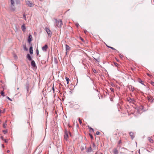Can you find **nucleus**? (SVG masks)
I'll use <instances>...</instances> for the list:
<instances>
[{"label": "nucleus", "instance_id": "f257e3e1", "mask_svg": "<svg viewBox=\"0 0 154 154\" xmlns=\"http://www.w3.org/2000/svg\"><path fill=\"white\" fill-rule=\"evenodd\" d=\"M54 19L55 22V27H58L60 28L61 27L62 25H63L62 20H57L56 19Z\"/></svg>", "mask_w": 154, "mask_h": 154}, {"label": "nucleus", "instance_id": "f03ea898", "mask_svg": "<svg viewBox=\"0 0 154 154\" xmlns=\"http://www.w3.org/2000/svg\"><path fill=\"white\" fill-rule=\"evenodd\" d=\"M69 133L71 135V133H69L68 131H67L66 130H65L64 132V139L66 140H67L68 138V134Z\"/></svg>", "mask_w": 154, "mask_h": 154}, {"label": "nucleus", "instance_id": "7ed1b4c3", "mask_svg": "<svg viewBox=\"0 0 154 154\" xmlns=\"http://www.w3.org/2000/svg\"><path fill=\"white\" fill-rule=\"evenodd\" d=\"M45 30L46 31V32L47 33L48 36L50 37H51L52 35V33L51 32V31L50 30L47 28H45Z\"/></svg>", "mask_w": 154, "mask_h": 154}, {"label": "nucleus", "instance_id": "20e7f679", "mask_svg": "<svg viewBox=\"0 0 154 154\" xmlns=\"http://www.w3.org/2000/svg\"><path fill=\"white\" fill-rule=\"evenodd\" d=\"M26 4L29 7L33 6V4L29 1H27L26 2Z\"/></svg>", "mask_w": 154, "mask_h": 154}, {"label": "nucleus", "instance_id": "39448f33", "mask_svg": "<svg viewBox=\"0 0 154 154\" xmlns=\"http://www.w3.org/2000/svg\"><path fill=\"white\" fill-rule=\"evenodd\" d=\"M65 46L66 47V54L67 53V52L68 51L70 50L71 49V48H70L66 44L65 45Z\"/></svg>", "mask_w": 154, "mask_h": 154}, {"label": "nucleus", "instance_id": "423d86ee", "mask_svg": "<svg viewBox=\"0 0 154 154\" xmlns=\"http://www.w3.org/2000/svg\"><path fill=\"white\" fill-rule=\"evenodd\" d=\"M48 48V45H45L44 46L42 47V49L43 51H47Z\"/></svg>", "mask_w": 154, "mask_h": 154}, {"label": "nucleus", "instance_id": "0eeeda50", "mask_svg": "<svg viewBox=\"0 0 154 154\" xmlns=\"http://www.w3.org/2000/svg\"><path fill=\"white\" fill-rule=\"evenodd\" d=\"M32 35H29L28 37V42L29 43H30L32 41Z\"/></svg>", "mask_w": 154, "mask_h": 154}, {"label": "nucleus", "instance_id": "6e6552de", "mask_svg": "<svg viewBox=\"0 0 154 154\" xmlns=\"http://www.w3.org/2000/svg\"><path fill=\"white\" fill-rule=\"evenodd\" d=\"M31 65L34 68L36 67L35 62L33 60H31Z\"/></svg>", "mask_w": 154, "mask_h": 154}, {"label": "nucleus", "instance_id": "1a4fd4ad", "mask_svg": "<svg viewBox=\"0 0 154 154\" xmlns=\"http://www.w3.org/2000/svg\"><path fill=\"white\" fill-rule=\"evenodd\" d=\"M113 152L114 154H118V152L117 148H115L113 149Z\"/></svg>", "mask_w": 154, "mask_h": 154}, {"label": "nucleus", "instance_id": "9d476101", "mask_svg": "<svg viewBox=\"0 0 154 154\" xmlns=\"http://www.w3.org/2000/svg\"><path fill=\"white\" fill-rule=\"evenodd\" d=\"M26 57H27V58L28 59L29 61H31V60H32V57H31L30 55L29 54H27V56H26Z\"/></svg>", "mask_w": 154, "mask_h": 154}, {"label": "nucleus", "instance_id": "9b49d317", "mask_svg": "<svg viewBox=\"0 0 154 154\" xmlns=\"http://www.w3.org/2000/svg\"><path fill=\"white\" fill-rule=\"evenodd\" d=\"M29 88V84L28 82H27L26 84V88L27 90V91H28V89Z\"/></svg>", "mask_w": 154, "mask_h": 154}, {"label": "nucleus", "instance_id": "f8f14e48", "mask_svg": "<svg viewBox=\"0 0 154 154\" xmlns=\"http://www.w3.org/2000/svg\"><path fill=\"white\" fill-rule=\"evenodd\" d=\"M21 29L23 32H25V31L26 29V26L25 24H23L21 26Z\"/></svg>", "mask_w": 154, "mask_h": 154}, {"label": "nucleus", "instance_id": "ddd939ff", "mask_svg": "<svg viewBox=\"0 0 154 154\" xmlns=\"http://www.w3.org/2000/svg\"><path fill=\"white\" fill-rule=\"evenodd\" d=\"M32 47L31 45V47H30L29 51V53L31 54H32L33 53V50L32 49Z\"/></svg>", "mask_w": 154, "mask_h": 154}, {"label": "nucleus", "instance_id": "4468645a", "mask_svg": "<svg viewBox=\"0 0 154 154\" xmlns=\"http://www.w3.org/2000/svg\"><path fill=\"white\" fill-rule=\"evenodd\" d=\"M92 151V149L91 146L87 149L86 152H91Z\"/></svg>", "mask_w": 154, "mask_h": 154}, {"label": "nucleus", "instance_id": "2eb2a0df", "mask_svg": "<svg viewBox=\"0 0 154 154\" xmlns=\"http://www.w3.org/2000/svg\"><path fill=\"white\" fill-rule=\"evenodd\" d=\"M129 134H130V136L131 137V139H133L134 137V133L132 132H130L129 133Z\"/></svg>", "mask_w": 154, "mask_h": 154}, {"label": "nucleus", "instance_id": "dca6fc26", "mask_svg": "<svg viewBox=\"0 0 154 154\" xmlns=\"http://www.w3.org/2000/svg\"><path fill=\"white\" fill-rule=\"evenodd\" d=\"M128 101H129L130 102H131L132 103H134V99H131V98H130L129 100H128Z\"/></svg>", "mask_w": 154, "mask_h": 154}, {"label": "nucleus", "instance_id": "f3484780", "mask_svg": "<svg viewBox=\"0 0 154 154\" xmlns=\"http://www.w3.org/2000/svg\"><path fill=\"white\" fill-rule=\"evenodd\" d=\"M129 88L131 89L132 91H134V87L130 85L129 86Z\"/></svg>", "mask_w": 154, "mask_h": 154}, {"label": "nucleus", "instance_id": "a211bd4d", "mask_svg": "<svg viewBox=\"0 0 154 154\" xmlns=\"http://www.w3.org/2000/svg\"><path fill=\"white\" fill-rule=\"evenodd\" d=\"M138 81L140 83L142 84L143 85H144L143 83V81L140 78H138Z\"/></svg>", "mask_w": 154, "mask_h": 154}, {"label": "nucleus", "instance_id": "6ab92c4d", "mask_svg": "<svg viewBox=\"0 0 154 154\" xmlns=\"http://www.w3.org/2000/svg\"><path fill=\"white\" fill-rule=\"evenodd\" d=\"M11 5L12 6H14V0H11Z\"/></svg>", "mask_w": 154, "mask_h": 154}, {"label": "nucleus", "instance_id": "aec40b11", "mask_svg": "<svg viewBox=\"0 0 154 154\" xmlns=\"http://www.w3.org/2000/svg\"><path fill=\"white\" fill-rule=\"evenodd\" d=\"M65 79L67 81V84H68L69 83V79L68 77H66Z\"/></svg>", "mask_w": 154, "mask_h": 154}, {"label": "nucleus", "instance_id": "412c9836", "mask_svg": "<svg viewBox=\"0 0 154 154\" xmlns=\"http://www.w3.org/2000/svg\"><path fill=\"white\" fill-rule=\"evenodd\" d=\"M16 3L17 4H20V0H16Z\"/></svg>", "mask_w": 154, "mask_h": 154}, {"label": "nucleus", "instance_id": "4be33fe9", "mask_svg": "<svg viewBox=\"0 0 154 154\" xmlns=\"http://www.w3.org/2000/svg\"><path fill=\"white\" fill-rule=\"evenodd\" d=\"M88 127L89 128L90 132H91V131L93 132H94V130L92 128H91V127H89L88 126Z\"/></svg>", "mask_w": 154, "mask_h": 154}, {"label": "nucleus", "instance_id": "5701e85b", "mask_svg": "<svg viewBox=\"0 0 154 154\" xmlns=\"http://www.w3.org/2000/svg\"><path fill=\"white\" fill-rule=\"evenodd\" d=\"M5 112V109H4V110L3 111L0 110V116H1V113H4Z\"/></svg>", "mask_w": 154, "mask_h": 154}, {"label": "nucleus", "instance_id": "b1692460", "mask_svg": "<svg viewBox=\"0 0 154 154\" xmlns=\"http://www.w3.org/2000/svg\"><path fill=\"white\" fill-rule=\"evenodd\" d=\"M1 95L3 97H4L5 96V95H4V92L3 91H1Z\"/></svg>", "mask_w": 154, "mask_h": 154}, {"label": "nucleus", "instance_id": "393cba45", "mask_svg": "<svg viewBox=\"0 0 154 154\" xmlns=\"http://www.w3.org/2000/svg\"><path fill=\"white\" fill-rule=\"evenodd\" d=\"M89 135L90 136V137L91 139L93 140L94 138H93V137L92 135L91 134H90V133H89Z\"/></svg>", "mask_w": 154, "mask_h": 154}, {"label": "nucleus", "instance_id": "a878e982", "mask_svg": "<svg viewBox=\"0 0 154 154\" xmlns=\"http://www.w3.org/2000/svg\"><path fill=\"white\" fill-rule=\"evenodd\" d=\"M114 64L115 65V66L117 67H118L119 66V65L118 63H117L116 62H114Z\"/></svg>", "mask_w": 154, "mask_h": 154}, {"label": "nucleus", "instance_id": "bb28decb", "mask_svg": "<svg viewBox=\"0 0 154 154\" xmlns=\"http://www.w3.org/2000/svg\"><path fill=\"white\" fill-rule=\"evenodd\" d=\"M23 17L24 18V19H25V20H26V15H25V14H23Z\"/></svg>", "mask_w": 154, "mask_h": 154}, {"label": "nucleus", "instance_id": "cd10ccee", "mask_svg": "<svg viewBox=\"0 0 154 154\" xmlns=\"http://www.w3.org/2000/svg\"><path fill=\"white\" fill-rule=\"evenodd\" d=\"M23 48L24 49L26 50V51H27L28 50V49L26 48V46H24L23 47Z\"/></svg>", "mask_w": 154, "mask_h": 154}, {"label": "nucleus", "instance_id": "c85d7f7f", "mask_svg": "<svg viewBox=\"0 0 154 154\" xmlns=\"http://www.w3.org/2000/svg\"><path fill=\"white\" fill-rule=\"evenodd\" d=\"M149 140L151 143H153V140L150 138L149 139Z\"/></svg>", "mask_w": 154, "mask_h": 154}, {"label": "nucleus", "instance_id": "c756f323", "mask_svg": "<svg viewBox=\"0 0 154 154\" xmlns=\"http://www.w3.org/2000/svg\"><path fill=\"white\" fill-rule=\"evenodd\" d=\"M109 48H111V49H112L113 50H116V49H115V48H113L112 47H109Z\"/></svg>", "mask_w": 154, "mask_h": 154}, {"label": "nucleus", "instance_id": "7c9ffc66", "mask_svg": "<svg viewBox=\"0 0 154 154\" xmlns=\"http://www.w3.org/2000/svg\"><path fill=\"white\" fill-rule=\"evenodd\" d=\"M79 120L80 124H81L82 123V121L79 118Z\"/></svg>", "mask_w": 154, "mask_h": 154}, {"label": "nucleus", "instance_id": "2f4dec72", "mask_svg": "<svg viewBox=\"0 0 154 154\" xmlns=\"http://www.w3.org/2000/svg\"><path fill=\"white\" fill-rule=\"evenodd\" d=\"M6 123H4L3 125V127L4 128H6Z\"/></svg>", "mask_w": 154, "mask_h": 154}, {"label": "nucleus", "instance_id": "473e14b6", "mask_svg": "<svg viewBox=\"0 0 154 154\" xmlns=\"http://www.w3.org/2000/svg\"><path fill=\"white\" fill-rule=\"evenodd\" d=\"M110 89L111 91L113 92H114V89L113 88H110Z\"/></svg>", "mask_w": 154, "mask_h": 154}, {"label": "nucleus", "instance_id": "72a5a7b5", "mask_svg": "<svg viewBox=\"0 0 154 154\" xmlns=\"http://www.w3.org/2000/svg\"><path fill=\"white\" fill-rule=\"evenodd\" d=\"M100 134V132L99 131H97L96 132V134L97 135H99Z\"/></svg>", "mask_w": 154, "mask_h": 154}, {"label": "nucleus", "instance_id": "f704fd0d", "mask_svg": "<svg viewBox=\"0 0 154 154\" xmlns=\"http://www.w3.org/2000/svg\"><path fill=\"white\" fill-rule=\"evenodd\" d=\"M93 72L94 73H97V71L95 69H93Z\"/></svg>", "mask_w": 154, "mask_h": 154}, {"label": "nucleus", "instance_id": "c9c22d12", "mask_svg": "<svg viewBox=\"0 0 154 154\" xmlns=\"http://www.w3.org/2000/svg\"><path fill=\"white\" fill-rule=\"evenodd\" d=\"M3 132L4 133V134H6V133H7V130H4L3 131Z\"/></svg>", "mask_w": 154, "mask_h": 154}, {"label": "nucleus", "instance_id": "e433bc0d", "mask_svg": "<svg viewBox=\"0 0 154 154\" xmlns=\"http://www.w3.org/2000/svg\"><path fill=\"white\" fill-rule=\"evenodd\" d=\"M52 90H53V92H54V84H53V86L52 87Z\"/></svg>", "mask_w": 154, "mask_h": 154}, {"label": "nucleus", "instance_id": "4c0bfd02", "mask_svg": "<svg viewBox=\"0 0 154 154\" xmlns=\"http://www.w3.org/2000/svg\"><path fill=\"white\" fill-rule=\"evenodd\" d=\"M151 84L153 86H154V82H151Z\"/></svg>", "mask_w": 154, "mask_h": 154}, {"label": "nucleus", "instance_id": "58836bf2", "mask_svg": "<svg viewBox=\"0 0 154 154\" xmlns=\"http://www.w3.org/2000/svg\"><path fill=\"white\" fill-rule=\"evenodd\" d=\"M36 54L37 55H38V49L36 50Z\"/></svg>", "mask_w": 154, "mask_h": 154}, {"label": "nucleus", "instance_id": "ea45409f", "mask_svg": "<svg viewBox=\"0 0 154 154\" xmlns=\"http://www.w3.org/2000/svg\"><path fill=\"white\" fill-rule=\"evenodd\" d=\"M119 57H120L121 58H122V57H123V55H122V54H119Z\"/></svg>", "mask_w": 154, "mask_h": 154}, {"label": "nucleus", "instance_id": "a19ab883", "mask_svg": "<svg viewBox=\"0 0 154 154\" xmlns=\"http://www.w3.org/2000/svg\"><path fill=\"white\" fill-rule=\"evenodd\" d=\"M94 58V60H95V61L97 62H99V61L98 60V59H96Z\"/></svg>", "mask_w": 154, "mask_h": 154}, {"label": "nucleus", "instance_id": "79ce46f5", "mask_svg": "<svg viewBox=\"0 0 154 154\" xmlns=\"http://www.w3.org/2000/svg\"><path fill=\"white\" fill-rule=\"evenodd\" d=\"M121 143H122V141H121V140H120L119 141L118 143H119V144H120Z\"/></svg>", "mask_w": 154, "mask_h": 154}, {"label": "nucleus", "instance_id": "37998d69", "mask_svg": "<svg viewBox=\"0 0 154 154\" xmlns=\"http://www.w3.org/2000/svg\"><path fill=\"white\" fill-rule=\"evenodd\" d=\"M6 98H7L8 99H9L11 101V99L9 97H7Z\"/></svg>", "mask_w": 154, "mask_h": 154}, {"label": "nucleus", "instance_id": "c03bdc74", "mask_svg": "<svg viewBox=\"0 0 154 154\" xmlns=\"http://www.w3.org/2000/svg\"><path fill=\"white\" fill-rule=\"evenodd\" d=\"M76 26L77 27H78L79 26V25L78 23H77L76 24Z\"/></svg>", "mask_w": 154, "mask_h": 154}, {"label": "nucleus", "instance_id": "a18cd8bd", "mask_svg": "<svg viewBox=\"0 0 154 154\" xmlns=\"http://www.w3.org/2000/svg\"><path fill=\"white\" fill-rule=\"evenodd\" d=\"M84 32L86 34L87 33V31L86 30H84Z\"/></svg>", "mask_w": 154, "mask_h": 154}, {"label": "nucleus", "instance_id": "49530a36", "mask_svg": "<svg viewBox=\"0 0 154 154\" xmlns=\"http://www.w3.org/2000/svg\"><path fill=\"white\" fill-rule=\"evenodd\" d=\"M1 138L3 140H4V137H3V136H2L1 137Z\"/></svg>", "mask_w": 154, "mask_h": 154}, {"label": "nucleus", "instance_id": "de8ad7c7", "mask_svg": "<svg viewBox=\"0 0 154 154\" xmlns=\"http://www.w3.org/2000/svg\"><path fill=\"white\" fill-rule=\"evenodd\" d=\"M80 39L83 42L84 40L81 37L80 38Z\"/></svg>", "mask_w": 154, "mask_h": 154}, {"label": "nucleus", "instance_id": "09e8293b", "mask_svg": "<svg viewBox=\"0 0 154 154\" xmlns=\"http://www.w3.org/2000/svg\"><path fill=\"white\" fill-rule=\"evenodd\" d=\"M14 57L15 58H17V56L16 55H14Z\"/></svg>", "mask_w": 154, "mask_h": 154}, {"label": "nucleus", "instance_id": "8fccbe9b", "mask_svg": "<svg viewBox=\"0 0 154 154\" xmlns=\"http://www.w3.org/2000/svg\"><path fill=\"white\" fill-rule=\"evenodd\" d=\"M5 143H7V141L6 140V139L5 140Z\"/></svg>", "mask_w": 154, "mask_h": 154}, {"label": "nucleus", "instance_id": "3c124183", "mask_svg": "<svg viewBox=\"0 0 154 154\" xmlns=\"http://www.w3.org/2000/svg\"><path fill=\"white\" fill-rule=\"evenodd\" d=\"M93 146L94 147L95 146V144L94 143H93Z\"/></svg>", "mask_w": 154, "mask_h": 154}, {"label": "nucleus", "instance_id": "603ef678", "mask_svg": "<svg viewBox=\"0 0 154 154\" xmlns=\"http://www.w3.org/2000/svg\"><path fill=\"white\" fill-rule=\"evenodd\" d=\"M10 150H7V152H8H8H10Z\"/></svg>", "mask_w": 154, "mask_h": 154}, {"label": "nucleus", "instance_id": "864d4df0", "mask_svg": "<svg viewBox=\"0 0 154 154\" xmlns=\"http://www.w3.org/2000/svg\"><path fill=\"white\" fill-rule=\"evenodd\" d=\"M122 149H125V148H122Z\"/></svg>", "mask_w": 154, "mask_h": 154}, {"label": "nucleus", "instance_id": "5fc2aeb1", "mask_svg": "<svg viewBox=\"0 0 154 154\" xmlns=\"http://www.w3.org/2000/svg\"><path fill=\"white\" fill-rule=\"evenodd\" d=\"M106 46H107V47H108L109 48V47H110V46H108L107 45H106Z\"/></svg>", "mask_w": 154, "mask_h": 154}, {"label": "nucleus", "instance_id": "6e6d98bb", "mask_svg": "<svg viewBox=\"0 0 154 154\" xmlns=\"http://www.w3.org/2000/svg\"><path fill=\"white\" fill-rule=\"evenodd\" d=\"M2 146L3 147H4V145H3V144H2Z\"/></svg>", "mask_w": 154, "mask_h": 154}, {"label": "nucleus", "instance_id": "4d7b16f0", "mask_svg": "<svg viewBox=\"0 0 154 154\" xmlns=\"http://www.w3.org/2000/svg\"><path fill=\"white\" fill-rule=\"evenodd\" d=\"M84 149V148H82V149H81L82 150H83Z\"/></svg>", "mask_w": 154, "mask_h": 154}, {"label": "nucleus", "instance_id": "13d9d810", "mask_svg": "<svg viewBox=\"0 0 154 154\" xmlns=\"http://www.w3.org/2000/svg\"><path fill=\"white\" fill-rule=\"evenodd\" d=\"M19 89V88H17V90H18V89Z\"/></svg>", "mask_w": 154, "mask_h": 154}, {"label": "nucleus", "instance_id": "bf43d9fd", "mask_svg": "<svg viewBox=\"0 0 154 154\" xmlns=\"http://www.w3.org/2000/svg\"><path fill=\"white\" fill-rule=\"evenodd\" d=\"M1 120H0V123H1Z\"/></svg>", "mask_w": 154, "mask_h": 154}, {"label": "nucleus", "instance_id": "052dcab7", "mask_svg": "<svg viewBox=\"0 0 154 154\" xmlns=\"http://www.w3.org/2000/svg\"><path fill=\"white\" fill-rule=\"evenodd\" d=\"M13 10H15V9H13Z\"/></svg>", "mask_w": 154, "mask_h": 154}, {"label": "nucleus", "instance_id": "680f3d73", "mask_svg": "<svg viewBox=\"0 0 154 154\" xmlns=\"http://www.w3.org/2000/svg\"><path fill=\"white\" fill-rule=\"evenodd\" d=\"M132 70H134V69H132Z\"/></svg>", "mask_w": 154, "mask_h": 154}, {"label": "nucleus", "instance_id": "e2e57ef3", "mask_svg": "<svg viewBox=\"0 0 154 154\" xmlns=\"http://www.w3.org/2000/svg\"><path fill=\"white\" fill-rule=\"evenodd\" d=\"M119 148H120V146H119Z\"/></svg>", "mask_w": 154, "mask_h": 154}, {"label": "nucleus", "instance_id": "0e129e2a", "mask_svg": "<svg viewBox=\"0 0 154 154\" xmlns=\"http://www.w3.org/2000/svg\"><path fill=\"white\" fill-rule=\"evenodd\" d=\"M100 154H103V153H101Z\"/></svg>", "mask_w": 154, "mask_h": 154}, {"label": "nucleus", "instance_id": "69168bd1", "mask_svg": "<svg viewBox=\"0 0 154 154\" xmlns=\"http://www.w3.org/2000/svg\"><path fill=\"white\" fill-rule=\"evenodd\" d=\"M40 1H42V0H39Z\"/></svg>", "mask_w": 154, "mask_h": 154}]
</instances>
